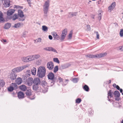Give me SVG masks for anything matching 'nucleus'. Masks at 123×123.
<instances>
[{
  "label": "nucleus",
  "instance_id": "obj_43",
  "mask_svg": "<svg viewBox=\"0 0 123 123\" xmlns=\"http://www.w3.org/2000/svg\"><path fill=\"white\" fill-rule=\"evenodd\" d=\"M73 34L72 31H70L68 37L69 39H71L72 37V35Z\"/></svg>",
  "mask_w": 123,
  "mask_h": 123
},
{
  "label": "nucleus",
  "instance_id": "obj_14",
  "mask_svg": "<svg viewBox=\"0 0 123 123\" xmlns=\"http://www.w3.org/2000/svg\"><path fill=\"white\" fill-rule=\"evenodd\" d=\"M4 1V5L6 7H8L10 6V1L9 0H2V2Z\"/></svg>",
  "mask_w": 123,
  "mask_h": 123
},
{
  "label": "nucleus",
  "instance_id": "obj_31",
  "mask_svg": "<svg viewBox=\"0 0 123 123\" xmlns=\"http://www.w3.org/2000/svg\"><path fill=\"white\" fill-rule=\"evenodd\" d=\"M11 26V24L10 23H7L5 25L4 28L6 29H8Z\"/></svg>",
  "mask_w": 123,
  "mask_h": 123
},
{
  "label": "nucleus",
  "instance_id": "obj_49",
  "mask_svg": "<svg viewBox=\"0 0 123 123\" xmlns=\"http://www.w3.org/2000/svg\"><path fill=\"white\" fill-rule=\"evenodd\" d=\"M37 62L38 64H40L42 62V60L41 59H39Z\"/></svg>",
  "mask_w": 123,
  "mask_h": 123
},
{
  "label": "nucleus",
  "instance_id": "obj_20",
  "mask_svg": "<svg viewBox=\"0 0 123 123\" xmlns=\"http://www.w3.org/2000/svg\"><path fill=\"white\" fill-rule=\"evenodd\" d=\"M98 56V55L96 54L94 55H91L90 54H88L86 55V57L92 58H96V57H97Z\"/></svg>",
  "mask_w": 123,
  "mask_h": 123
},
{
  "label": "nucleus",
  "instance_id": "obj_48",
  "mask_svg": "<svg viewBox=\"0 0 123 123\" xmlns=\"http://www.w3.org/2000/svg\"><path fill=\"white\" fill-rule=\"evenodd\" d=\"M36 40H37V42H40L41 41L42 39L41 38H38L36 40H34L35 41H36Z\"/></svg>",
  "mask_w": 123,
  "mask_h": 123
},
{
  "label": "nucleus",
  "instance_id": "obj_18",
  "mask_svg": "<svg viewBox=\"0 0 123 123\" xmlns=\"http://www.w3.org/2000/svg\"><path fill=\"white\" fill-rule=\"evenodd\" d=\"M22 82V79L20 77L17 78L15 80V82L16 84L18 85L20 84Z\"/></svg>",
  "mask_w": 123,
  "mask_h": 123
},
{
  "label": "nucleus",
  "instance_id": "obj_10",
  "mask_svg": "<svg viewBox=\"0 0 123 123\" xmlns=\"http://www.w3.org/2000/svg\"><path fill=\"white\" fill-rule=\"evenodd\" d=\"M116 6V3L115 2H113L111 5L108 7V11L109 12H111L114 8Z\"/></svg>",
  "mask_w": 123,
  "mask_h": 123
},
{
  "label": "nucleus",
  "instance_id": "obj_30",
  "mask_svg": "<svg viewBox=\"0 0 123 123\" xmlns=\"http://www.w3.org/2000/svg\"><path fill=\"white\" fill-rule=\"evenodd\" d=\"M42 30L44 31L47 32L48 30V28L45 25H43L42 26Z\"/></svg>",
  "mask_w": 123,
  "mask_h": 123
},
{
  "label": "nucleus",
  "instance_id": "obj_39",
  "mask_svg": "<svg viewBox=\"0 0 123 123\" xmlns=\"http://www.w3.org/2000/svg\"><path fill=\"white\" fill-rule=\"evenodd\" d=\"M14 88L13 87L11 86L9 87L8 88V90L10 92H12L14 90Z\"/></svg>",
  "mask_w": 123,
  "mask_h": 123
},
{
  "label": "nucleus",
  "instance_id": "obj_50",
  "mask_svg": "<svg viewBox=\"0 0 123 123\" xmlns=\"http://www.w3.org/2000/svg\"><path fill=\"white\" fill-rule=\"evenodd\" d=\"M87 30L88 31H90L91 30V28L89 25H87Z\"/></svg>",
  "mask_w": 123,
  "mask_h": 123
},
{
  "label": "nucleus",
  "instance_id": "obj_58",
  "mask_svg": "<svg viewBox=\"0 0 123 123\" xmlns=\"http://www.w3.org/2000/svg\"><path fill=\"white\" fill-rule=\"evenodd\" d=\"M118 97H116V98H115V99L116 100H117V101H119V98H118Z\"/></svg>",
  "mask_w": 123,
  "mask_h": 123
},
{
  "label": "nucleus",
  "instance_id": "obj_33",
  "mask_svg": "<svg viewBox=\"0 0 123 123\" xmlns=\"http://www.w3.org/2000/svg\"><path fill=\"white\" fill-rule=\"evenodd\" d=\"M5 85V82L2 80H0V86L3 87Z\"/></svg>",
  "mask_w": 123,
  "mask_h": 123
},
{
  "label": "nucleus",
  "instance_id": "obj_62",
  "mask_svg": "<svg viewBox=\"0 0 123 123\" xmlns=\"http://www.w3.org/2000/svg\"><path fill=\"white\" fill-rule=\"evenodd\" d=\"M111 80H110L109 81L108 84H110L111 83Z\"/></svg>",
  "mask_w": 123,
  "mask_h": 123
},
{
  "label": "nucleus",
  "instance_id": "obj_28",
  "mask_svg": "<svg viewBox=\"0 0 123 123\" xmlns=\"http://www.w3.org/2000/svg\"><path fill=\"white\" fill-rule=\"evenodd\" d=\"M21 25V23H18L15 24L13 27L15 28H18L20 27Z\"/></svg>",
  "mask_w": 123,
  "mask_h": 123
},
{
  "label": "nucleus",
  "instance_id": "obj_29",
  "mask_svg": "<svg viewBox=\"0 0 123 123\" xmlns=\"http://www.w3.org/2000/svg\"><path fill=\"white\" fill-rule=\"evenodd\" d=\"M83 89L86 91L88 92L89 91V88L88 86L86 85H85L83 87Z\"/></svg>",
  "mask_w": 123,
  "mask_h": 123
},
{
  "label": "nucleus",
  "instance_id": "obj_17",
  "mask_svg": "<svg viewBox=\"0 0 123 123\" xmlns=\"http://www.w3.org/2000/svg\"><path fill=\"white\" fill-rule=\"evenodd\" d=\"M18 96L19 98H22L24 97V94L23 92H20L18 93Z\"/></svg>",
  "mask_w": 123,
  "mask_h": 123
},
{
  "label": "nucleus",
  "instance_id": "obj_53",
  "mask_svg": "<svg viewBox=\"0 0 123 123\" xmlns=\"http://www.w3.org/2000/svg\"><path fill=\"white\" fill-rule=\"evenodd\" d=\"M16 7L17 8H20L21 9H22L23 8V7L22 6H16Z\"/></svg>",
  "mask_w": 123,
  "mask_h": 123
},
{
  "label": "nucleus",
  "instance_id": "obj_3",
  "mask_svg": "<svg viewBox=\"0 0 123 123\" xmlns=\"http://www.w3.org/2000/svg\"><path fill=\"white\" fill-rule=\"evenodd\" d=\"M50 0H47L45 1L43 6V9L44 16H47V13L48 12L49 7Z\"/></svg>",
  "mask_w": 123,
  "mask_h": 123
},
{
  "label": "nucleus",
  "instance_id": "obj_7",
  "mask_svg": "<svg viewBox=\"0 0 123 123\" xmlns=\"http://www.w3.org/2000/svg\"><path fill=\"white\" fill-rule=\"evenodd\" d=\"M40 85L34 84L33 86V89L35 90L41 92L42 89L41 87L40 86ZM43 91V90H42Z\"/></svg>",
  "mask_w": 123,
  "mask_h": 123
},
{
  "label": "nucleus",
  "instance_id": "obj_23",
  "mask_svg": "<svg viewBox=\"0 0 123 123\" xmlns=\"http://www.w3.org/2000/svg\"><path fill=\"white\" fill-rule=\"evenodd\" d=\"M98 19L99 21H100L101 19L102 16V12L100 10H99L98 11Z\"/></svg>",
  "mask_w": 123,
  "mask_h": 123
},
{
  "label": "nucleus",
  "instance_id": "obj_64",
  "mask_svg": "<svg viewBox=\"0 0 123 123\" xmlns=\"http://www.w3.org/2000/svg\"><path fill=\"white\" fill-rule=\"evenodd\" d=\"M97 2L98 3V4H100V2H99V1H98Z\"/></svg>",
  "mask_w": 123,
  "mask_h": 123
},
{
  "label": "nucleus",
  "instance_id": "obj_38",
  "mask_svg": "<svg viewBox=\"0 0 123 123\" xmlns=\"http://www.w3.org/2000/svg\"><path fill=\"white\" fill-rule=\"evenodd\" d=\"M58 66H56L54 68L53 71L54 73H55L58 71Z\"/></svg>",
  "mask_w": 123,
  "mask_h": 123
},
{
  "label": "nucleus",
  "instance_id": "obj_12",
  "mask_svg": "<svg viewBox=\"0 0 123 123\" xmlns=\"http://www.w3.org/2000/svg\"><path fill=\"white\" fill-rule=\"evenodd\" d=\"M54 64L53 62H48L47 64V68L49 70H52L54 68Z\"/></svg>",
  "mask_w": 123,
  "mask_h": 123
},
{
  "label": "nucleus",
  "instance_id": "obj_34",
  "mask_svg": "<svg viewBox=\"0 0 123 123\" xmlns=\"http://www.w3.org/2000/svg\"><path fill=\"white\" fill-rule=\"evenodd\" d=\"M54 37L57 40H58L60 38V37L56 33L54 34Z\"/></svg>",
  "mask_w": 123,
  "mask_h": 123
},
{
  "label": "nucleus",
  "instance_id": "obj_4",
  "mask_svg": "<svg viewBox=\"0 0 123 123\" xmlns=\"http://www.w3.org/2000/svg\"><path fill=\"white\" fill-rule=\"evenodd\" d=\"M29 64H26L16 68L12 69V72H18L21 71L23 69L29 67Z\"/></svg>",
  "mask_w": 123,
  "mask_h": 123
},
{
  "label": "nucleus",
  "instance_id": "obj_13",
  "mask_svg": "<svg viewBox=\"0 0 123 123\" xmlns=\"http://www.w3.org/2000/svg\"><path fill=\"white\" fill-rule=\"evenodd\" d=\"M113 92L111 90H110L108 91L107 98L109 101H111L110 99L109 98V97H110V98L112 97L113 96Z\"/></svg>",
  "mask_w": 123,
  "mask_h": 123
},
{
  "label": "nucleus",
  "instance_id": "obj_5",
  "mask_svg": "<svg viewBox=\"0 0 123 123\" xmlns=\"http://www.w3.org/2000/svg\"><path fill=\"white\" fill-rule=\"evenodd\" d=\"M67 29L65 28L62 31V33L60 36V40L61 42L64 41L67 33Z\"/></svg>",
  "mask_w": 123,
  "mask_h": 123
},
{
  "label": "nucleus",
  "instance_id": "obj_60",
  "mask_svg": "<svg viewBox=\"0 0 123 123\" xmlns=\"http://www.w3.org/2000/svg\"><path fill=\"white\" fill-rule=\"evenodd\" d=\"M119 90L120 91V92L122 93L123 92V89H122L120 88V89H119Z\"/></svg>",
  "mask_w": 123,
  "mask_h": 123
},
{
  "label": "nucleus",
  "instance_id": "obj_2",
  "mask_svg": "<svg viewBox=\"0 0 123 123\" xmlns=\"http://www.w3.org/2000/svg\"><path fill=\"white\" fill-rule=\"evenodd\" d=\"M46 73V69L43 66H40L38 68L37 76L40 78H42L44 77Z\"/></svg>",
  "mask_w": 123,
  "mask_h": 123
},
{
  "label": "nucleus",
  "instance_id": "obj_59",
  "mask_svg": "<svg viewBox=\"0 0 123 123\" xmlns=\"http://www.w3.org/2000/svg\"><path fill=\"white\" fill-rule=\"evenodd\" d=\"M29 4H31V0H27Z\"/></svg>",
  "mask_w": 123,
  "mask_h": 123
},
{
  "label": "nucleus",
  "instance_id": "obj_6",
  "mask_svg": "<svg viewBox=\"0 0 123 123\" xmlns=\"http://www.w3.org/2000/svg\"><path fill=\"white\" fill-rule=\"evenodd\" d=\"M47 76L49 79L52 80L54 82L56 81V78L55 77L54 74L53 73L51 72L49 73Z\"/></svg>",
  "mask_w": 123,
  "mask_h": 123
},
{
  "label": "nucleus",
  "instance_id": "obj_36",
  "mask_svg": "<svg viewBox=\"0 0 123 123\" xmlns=\"http://www.w3.org/2000/svg\"><path fill=\"white\" fill-rule=\"evenodd\" d=\"M11 86L13 87V88L15 89L17 88V86L16 84L15 83H12L11 84Z\"/></svg>",
  "mask_w": 123,
  "mask_h": 123
},
{
  "label": "nucleus",
  "instance_id": "obj_61",
  "mask_svg": "<svg viewBox=\"0 0 123 123\" xmlns=\"http://www.w3.org/2000/svg\"><path fill=\"white\" fill-rule=\"evenodd\" d=\"M91 17L93 19H94V16L93 15H92L91 16Z\"/></svg>",
  "mask_w": 123,
  "mask_h": 123
},
{
  "label": "nucleus",
  "instance_id": "obj_24",
  "mask_svg": "<svg viewBox=\"0 0 123 123\" xmlns=\"http://www.w3.org/2000/svg\"><path fill=\"white\" fill-rule=\"evenodd\" d=\"M113 94L115 97H119L120 95L119 92L117 91H115L113 93Z\"/></svg>",
  "mask_w": 123,
  "mask_h": 123
},
{
  "label": "nucleus",
  "instance_id": "obj_25",
  "mask_svg": "<svg viewBox=\"0 0 123 123\" xmlns=\"http://www.w3.org/2000/svg\"><path fill=\"white\" fill-rule=\"evenodd\" d=\"M77 12H70L69 13L68 16L69 17H71L74 16H76Z\"/></svg>",
  "mask_w": 123,
  "mask_h": 123
},
{
  "label": "nucleus",
  "instance_id": "obj_22",
  "mask_svg": "<svg viewBox=\"0 0 123 123\" xmlns=\"http://www.w3.org/2000/svg\"><path fill=\"white\" fill-rule=\"evenodd\" d=\"M20 90L23 91H25L27 89V87L24 85H21L19 87Z\"/></svg>",
  "mask_w": 123,
  "mask_h": 123
},
{
  "label": "nucleus",
  "instance_id": "obj_42",
  "mask_svg": "<svg viewBox=\"0 0 123 123\" xmlns=\"http://www.w3.org/2000/svg\"><path fill=\"white\" fill-rule=\"evenodd\" d=\"M119 34L121 37H123V29H121L120 30V31L119 33Z\"/></svg>",
  "mask_w": 123,
  "mask_h": 123
},
{
  "label": "nucleus",
  "instance_id": "obj_11",
  "mask_svg": "<svg viewBox=\"0 0 123 123\" xmlns=\"http://www.w3.org/2000/svg\"><path fill=\"white\" fill-rule=\"evenodd\" d=\"M26 96L30 98L31 99H33L34 98H31L30 96L32 95L31 91L30 89L27 90L25 92Z\"/></svg>",
  "mask_w": 123,
  "mask_h": 123
},
{
  "label": "nucleus",
  "instance_id": "obj_51",
  "mask_svg": "<svg viewBox=\"0 0 123 123\" xmlns=\"http://www.w3.org/2000/svg\"><path fill=\"white\" fill-rule=\"evenodd\" d=\"M119 48L120 50L123 51V46H120L119 47Z\"/></svg>",
  "mask_w": 123,
  "mask_h": 123
},
{
  "label": "nucleus",
  "instance_id": "obj_21",
  "mask_svg": "<svg viewBox=\"0 0 123 123\" xmlns=\"http://www.w3.org/2000/svg\"><path fill=\"white\" fill-rule=\"evenodd\" d=\"M18 14L21 18H23L24 16L23 11L20 9L18 10Z\"/></svg>",
  "mask_w": 123,
  "mask_h": 123
},
{
  "label": "nucleus",
  "instance_id": "obj_45",
  "mask_svg": "<svg viewBox=\"0 0 123 123\" xmlns=\"http://www.w3.org/2000/svg\"><path fill=\"white\" fill-rule=\"evenodd\" d=\"M65 80V82H64L62 84V85L63 86H65L68 83V81H69L68 80Z\"/></svg>",
  "mask_w": 123,
  "mask_h": 123
},
{
  "label": "nucleus",
  "instance_id": "obj_37",
  "mask_svg": "<svg viewBox=\"0 0 123 123\" xmlns=\"http://www.w3.org/2000/svg\"><path fill=\"white\" fill-rule=\"evenodd\" d=\"M53 61L55 62H56L58 63H59L60 62L58 59L57 58H55L53 59Z\"/></svg>",
  "mask_w": 123,
  "mask_h": 123
},
{
  "label": "nucleus",
  "instance_id": "obj_15",
  "mask_svg": "<svg viewBox=\"0 0 123 123\" xmlns=\"http://www.w3.org/2000/svg\"><path fill=\"white\" fill-rule=\"evenodd\" d=\"M33 79L31 77H29L27 80V84L28 86H31L33 83Z\"/></svg>",
  "mask_w": 123,
  "mask_h": 123
},
{
  "label": "nucleus",
  "instance_id": "obj_19",
  "mask_svg": "<svg viewBox=\"0 0 123 123\" xmlns=\"http://www.w3.org/2000/svg\"><path fill=\"white\" fill-rule=\"evenodd\" d=\"M14 12L15 10L13 9L9 10L7 12V15L8 16H10Z\"/></svg>",
  "mask_w": 123,
  "mask_h": 123
},
{
  "label": "nucleus",
  "instance_id": "obj_1",
  "mask_svg": "<svg viewBox=\"0 0 123 123\" xmlns=\"http://www.w3.org/2000/svg\"><path fill=\"white\" fill-rule=\"evenodd\" d=\"M40 56L38 54H36L28 56L26 57H23L21 58L22 61L24 62H31L35 59L39 58Z\"/></svg>",
  "mask_w": 123,
  "mask_h": 123
},
{
  "label": "nucleus",
  "instance_id": "obj_52",
  "mask_svg": "<svg viewBox=\"0 0 123 123\" xmlns=\"http://www.w3.org/2000/svg\"><path fill=\"white\" fill-rule=\"evenodd\" d=\"M58 79L60 82H62L63 81L61 77H59V78Z\"/></svg>",
  "mask_w": 123,
  "mask_h": 123
},
{
  "label": "nucleus",
  "instance_id": "obj_44",
  "mask_svg": "<svg viewBox=\"0 0 123 123\" xmlns=\"http://www.w3.org/2000/svg\"><path fill=\"white\" fill-rule=\"evenodd\" d=\"M81 99L80 98H78L76 99V103H79L81 101Z\"/></svg>",
  "mask_w": 123,
  "mask_h": 123
},
{
  "label": "nucleus",
  "instance_id": "obj_16",
  "mask_svg": "<svg viewBox=\"0 0 123 123\" xmlns=\"http://www.w3.org/2000/svg\"><path fill=\"white\" fill-rule=\"evenodd\" d=\"M41 81L38 78H35L33 80V83L36 85H40Z\"/></svg>",
  "mask_w": 123,
  "mask_h": 123
},
{
  "label": "nucleus",
  "instance_id": "obj_35",
  "mask_svg": "<svg viewBox=\"0 0 123 123\" xmlns=\"http://www.w3.org/2000/svg\"><path fill=\"white\" fill-rule=\"evenodd\" d=\"M18 16L16 14H14L12 17V19L13 20H15L16 19L18 18Z\"/></svg>",
  "mask_w": 123,
  "mask_h": 123
},
{
  "label": "nucleus",
  "instance_id": "obj_8",
  "mask_svg": "<svg viewBox=\"0 0 123 123\" xmlns=\"http://www.w3.org/2000/svg\"><path fill=\"white\" fill-rule=\"evenodd\" d=\"M15 72H12L8 76L9 77L11 80L15 79L17 75L15 74Z\"/></svg>",
  "mask_w": 123,
  "mask_h": 123
},
{
  "label": "nucleus",
  "instance_id": "obj_56",
  "mask_svg": "<svg viewBox=\"0 0 123 123\" xmlns=\"http://www.w3.org/2000/svg\"><path fill=\"white\" fill-rule=\"evenodd\" d=\"M117 85L116 84L114 83L113 85V86L114 87V88H116V87L117 86Z\"/></svg>",
  "mask_w": 123,
  "mask_h": 123
},
{
  "label": "nucleus",
  "instance_id": "obj_32",
  "mask_svg": "<svg viewBox=\"0 0 123 123\" xmlns=\"http://www.w3.org/2000/svg\"><path fill=\"white\" fill-rule=\"evenodd\" d=\"M3 13L0 11V22H2L4 21V20L3 17Z\"/></svg>",
  "mask_w": 123,
  "mask_h": 123
},
{
  "label": "nucleus",
  "instance_id": "obj_27",
  "mask_svg": "<svg viewBox=\"0 0 123 123\" xmlns=\"http://www.w3.org/2000/svg\"><path fill=\"white\" fill-rule=\"evenodd\" d=\"M36 69L34 67L31 70L32 74V75H36Z\"/></svg>",
  "mask_w": 123,
  "mask_h": 123
},
{
  "label": "nucleus",
  "instance_id": "obj_46",
  "mask_svg": "<svg viewBox=\"0 0 123 123\" xmlns=\"http://www.w3.org/2000/svg\"><path fill=\"white\" fill-rule=\"evenodd\" d=\"M27 32L26 31H24L22 34V37H26V34Z\"/></svg>",
  "mask_w": 123,
  "mask_h": 123
},
{
  "label": "nucleus",
  "instance_id": "obj_40",
  "mask_svg": "<svg viewBox=\"0 0 123 123\" xmlns=\"http://www.w3.org/2000/svg\"><path fill=\"white\" fill-rule=\"evenodd\" d=\"M78 80V79L77 78H73L72 80V81L74 83H77Z\"/></svg>",
  "mask_w": 123,
  "mask_h": 123
},
{
  "label": "nucleus",
  "instance_id": "obj_57",
  "mask_svg": "<svg viewBox=\"0 0 123 123\" xmlns=\"http://www.w3.org/2000/svg\"><path fill=\"white\" fill-rule=\"evenodd\" d=\"M116 88L118 90H119V89H120V88L119 87V86H118L117 85Z\"/></svg>",
  "mask_w": 123,
  "mask_h": 123
},
{
  "label": "nucleus",
  "instance_id": "obj_54",
  "mask_svg": "<svg viewBox=\"0 0 123 123\" xmlns=\"http://www.w3.org/2000/svg\"><path fill=\"white\" fill-rule=\"evenodd\" d=\"M49 39L50 40H52L53 38L52 36L51 35H49Z\"/></svg>",
  "mask_w": 123,
  "mask_h": 123
},
{
  "label": "nucleus",
  "instance_id": "obj_55",
  "mask_svg": "<svg viewBox=\"0 0 123 123\" xmlns=\"http://www.w3.org/2000/svg\"><path fill=\"white\" fill-rule=\"evenodd\" d=\"M18 20L19 21H23L25 20V19H22L21 18H19Z\"/></svg>",
  "mask_w": 123,
  "mask_h": 123
},
{
  "label": "nucleus",
  "instance_id": "obj_41",
  "mask_svg": "<svg viewBox=\"0 0 123 123\" xmlns=\"http://www.w3.org/2000/svg\"><path fill=\"white\" fill-rule=\"evenodd\" d=\"M41 85L43 87L46 86L47 85V83L46 81H43L42 82Z\"/></svg>",
  "mask_w": 123,
  "mask_h": 123
},
{
  "label": "nucleus",
  "instance_id": "obj_9",
  "mask_svg": "<svg viewBox=\"0 0 123 123\" xmlns=\"http://www.w3.org/2000/svg\"><path fill=\"white\" fill-rule=\"evenodd\" d=\"M43 50L49 51H53L57 53L56 50L52 47H47L43 48Z\"/></svg>",
  "mask_w": 123,
  "mask_h": 123
},
{
  "label": "nucleus",
  "instance_id": "obj_47",
  "mask_svg": "<svg viewBox=\"0 0 123 123\" xmlns=\"http://www.w3.org/2000/svg\"><path fill=\"white\" fill-rule=\"evenodd\" d=\"M94 33H95L96 35V38L97 39H99V35L98 33V31H95Z\"/></svg>",
  "mask_w": 123,
  "mask_h": 123
},
{
  "label": "nucleus",
  "instance_id": "obj_63",
  "mask_svg": "<svg viewBox=\"0 0 123 123\" xmlns=\"http://www.w3.org/2000/svg\"><path fill=\"white\" fill-rule=\"evenodd\" d=\"M47 91H48L47 90V89H46V90L45 92H44L43 91V93H45V92H47Z\"/></svg>",
  "mask_w": 123,
  "mask_h": 123
},
{
  "label": "nucleus",
  "instance_id": "obj_26",
  "mask_svg": "<svg viewBox=\"0 0 123 123\" xmlns=\"http://www.w3.org/2000/svg\"><path fill=\"white\" fill-rule=\"evenodd\" d=\"M107 54V53H101L99 54H97L98 55V56L97 57H96V58H100L101 57H104V56L106 55Z\"/></svg>",
  "mask_w": 123,
  "mask_h": 123
}]
</instances>
